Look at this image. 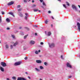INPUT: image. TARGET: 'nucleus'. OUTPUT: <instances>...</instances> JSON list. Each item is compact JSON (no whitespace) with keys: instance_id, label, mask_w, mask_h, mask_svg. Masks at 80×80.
<instances>
[{"instance_id":"f257e3e1","label":"nucleus","mask_w":80,"mask_h":80,"mask_svg":"<svg viewBox=\"0 0 80 80\" xmlns=\"http://www.w3.org/2000/svg\"><path fill=\"white\" fill-rule=\"evenodd\" d=\"M21 63H22V62L20 61L14 63V65L15 66H18V65H20L21 64Z\"/></svg>"},{"instance_id":"f03ea898","label":"nucleus","mask_w":80,"mask_h":80,"mask_svg":"<svg viewBox=\"0 0 80 80\" xmlns=\"http://www.w3.org/2000/svg\"><path fill=\"white\" fill-rule=\"evenodd\" d=\"M1 65L3 67H5L7 66V64H6V63L3 62H1Z\"/></svg>"},{"instance_id":"7ed1b4c3","label":"nucleus","mask_w":80,"mask_h":80,"mask_svg":"<svg viewBox=\"0 0 80 80\" xmlns=\"http://www.w3.org/2000/svg\"><path fill=\"white\" fill-rule=\"evenodd\" d=\"M17 80H27V79L23 78L18 77Z\"/></svg>"},{"instance_id":"20e7f679","label":"nucleus","mask_w":80,"mask_h":80,"mask_svg":"<svg viewBox=\"0 0 80 80\" xmlns=\"http://www.w3.org/2000/svg\"><path fill=\"white\" fill-rule=\"evenodd\" d=\"M49 47L50 48H52V47H55V44L53 43H52L49 44Z\"/></svg>"},{"instance_id":"39448f33","label":"nucleus","mask_w":80,"mask_h":80,"mask_svg":"<svg viewBox=\"0 0 80 80\" xmlns=\"http://www.w3.org/2000/svg\"><path fill=\"white\" fill-rule=\"evenodd\" d=\"M72 7L73 9H75V10H76V11H77L78 10L77 8V7H76V6H75V5H72Z\"/></svg>"},{"instance_id":"423d86ee","label":"nucleus","mask_w":80,"mask_h":80,"mask_svg":"<svg viewBox=\"0 0 80 80\" xmlns=\"http://www.w3.org/2000/svg\"><path fill=\"white\" fill-rule=\"evenodd\" d=\"M77 25L78 28V30L79 31H80V23L79 22H78L77 23Z\"/></svg>"},{"instance_id":"0eeeda50","label":"nucleus","mask_w":80,"mask_h":80,"mask_svg":"<svg viewBox=\"0 0 80 80\" xmlns=\"http://www.w3.org/2000/svg\"><path fill=\"white\" fill-rule=\"evenodd\" d=\"M67 66L68 67H69V68H72V66L68 63H67Z\"/></svg>"},{"instance_id":"6e6552de","label":"nucleus","mask_w":80,"mask_h":80,"mask_svg":"<svg viewBox=\"0 0 80 80\" xmlns=\"http://www.w3.org/2000/svg\"><path fill=\"white\" fill-rule=\"evenodd\" d=\"M14 3V2H11L8 3V6L11 5H13Z\"/></svg>"},{"instance_id":"1a4fd4ad","label":"nucleus","mask_w":80,"mask_h":80,"mask_svg":"<svg viewBox=\"0 0 80 80\" xmlns=\"http://www.w3.org/2000/svg\"><path fill=\"white\" fill-rule=\"evenodd\" d=\"M36 62L38 63H42V61L40 60H36Z\"/></svg>"},{"instance_id":"9d476101","label":"nucleus","mask_w":80,"mask_h":80,"mask_svg":"<svg viewBox=\"0 0 80 80\" xmlns=\"http://www.w3.org/2000/svg\"><path fill=\"white\" fill-rule=\"evenodd\" d=\"M25 15H26V16L25 17V18L26 20H27V18H28V15L27 13H25Z\"/></svg>"},{"instance_id":"9b49d317","label":"nucleus","mask_w":80,"mask_h":80,"mask_svg":"<svg viewBox=\"0 0 80 80\" xmlns=\"http://www.w3.org/2000/svg\"><path fill=\"white\" fill-rule=\"evenodd\" d=\"M35 42L33 41H31L30 42V43L32 45H34V44H35Z\"/></svg>"},{"instance_id":"f8f14e48","label":"nucleus","mask_w":80,"mask_h":80,"mask_svg":"<svg viewBox=\"0 0 80 80\" xmlns=\"http://www.w3.org/2000/svg\"><path fill=\"white\" fill-rule=\"evenodd\" d=\"M0 69L2 72H4V68L2 67H0Z\"/></svg>"},{"instance_id":"ddd939ff","label":"nucleus","mask_w":80,"mask_h":80,"mask_svg":"<svg viewBox=\"0 0 80 80\" xmlns=\"http://www.w3.org/2000/svg\"><path fill=\"white\" fill-rule=\"evenodd\" d=\"M9 14H10V15H12V16H13L14 17H15V16H14V15H13V13L12 12H9Z\"/></svg>"},{"instance_id":"4468645a","label":"nucleus","mask_w":80,"mask_h":80,"mask_svg":"<svg viewBox=\"0 0 80 80\" xmlns=\"http://www.w3.org/2000/svg\"><path fill=\"white\" fill-rule=\"evenodd\" d=\"M6 21L7 22H8V23H9V22H10V19H8V18L6 19Z\"/></svg>"},{"instance_id":"2eb2a0df","label":"nucleus","mask_w":80,"mask_h":80,"mask_svg":"<svg viewBox=\"0 0 80 80\" xmlns=\"http://www.w3.org/2000/svg\"><path fill=\"white\" fill-rule=\"evenodd\" d=\"M33 11L35 12H38V9H33Z\"/></svg>"},{"instance_id":"dca6fc26","label":"nucleus","mask_w":80,"mask_h":80,"mask_svg":"<svg viewBox=\"0 0 80 80\" xmlns=\"http://www.w3.org/2000/svg\"><path fill=\"white\" fill-rule=\"evenodd\" d=\"M51 34H52V33L50 32H48V36H50L51 35Z\"/></svg>"},{"instance_id":"f3484780","label":"nucleus","mask_w":80,"mask_h":80,"mask_svg":"<svg viewBox=\"0 0 80 80\" xmlns=\"http://www.w3.org/2000/svg\"><path fill=\"white\" fill-rule=\"evenodd\" d=\"M11 37L12 38L14 39H16V38H15V37L14 35H11Z\"/></svg>"},{"instance_id":"a211bd4d","label":"nucleus","mask_w":80,"mask_h":80,"mask_svg":"<svg viewBox=\"0 0 80 80\" xmlns=\"http://www.w3.org/2000/svg\"><path fill=\"white\" fill-rule=\"evenodd\" d=\"M18 44V42H16V43H15L14 44L13 46L15 47V46H16V45H17Z\"/></svg>"},{"instance_id":"6ab92c4d","label":"nucleus","mask_w":80,"mask_h":80,"mask_svg":"<svg viewBox=\"0 0 80 80\" xmlns=\"http://www.w3.org/2000/svg\"><path fill=\"white\" fill-rule=\"evenodd\" d=\"M39 68H40V69H41V70H42V69H43V67L42 66H39Z\"/></svg>"},{"instance_id":"aec40b11","label":"nucleus","mask_w":80,"mask_h":80,"mask_svg":"<svg viewBox=\"0 0 80 80\" xmlns=\"http://www.w3.org/2000/svg\"><path fill=\"white\" fill-rule=\"evenodd\" d=\"M35 7H37V5L35 4H33L32 6V8H34Z\"/></svg>"},{"instance_id":"412c9836","label":"nucleus","mask_w":80,"mask_h":80,"mask_svg":"<svg viewBox=\"0 0 80 80\" xmlns=\"http://www.w3.org/2000/svg\"><path fill=\"white\" fill-rule=\"evenodd\" d=\"M19 15L20 16V17H23V14L21 13H20L19 14Z\"/></svg>"},{"instance_id":"4be33fe9","label":"nucleus","mask_w":80,"mask_h":80,"mask_svg":"<svg viewBox=\"0 0 80 80\" xmlns=\"http://www.w3.org/2000/svg\"><path fill=\"white\" fill-rule=\"evenodd\" d=\"M24 28H25V29H26V30H28H28H30V29H29L28 28V27H24Z\"/></svg>"},{"instance_id":"5701e85b","label":"nucleus","mask_w":80,"mask_h":80,"mask_svg":"<svg viewBox=\"0 0 80 80\" xmlns=\"http://www.w3.org/2000/svg\"><path fill=\"white\" fill-rule=\"evenodd\" d=\"M5 47H6V49H8V45H5Z\"/></svg>"},{"instance_id":"b1692460","label":"nucleus","mask_w":80,"mask_h":80,"mask_svg":"<svg viewBox=\"0 0 80 80\" xmlns=\"http://www.w3.org/2000/svg\"><path fill=\"white\" fill-rule=\"evenodd\" d=\"M12 79H13V80H15L16 79V77H12Z\"/></svg>"},{"instance_id":"393cba45","label":"nucleus","mask_w":80,"mask_h":80,"mask_svg":"<svg viewBox=\"0 0 80 80\" xmlns=\"http://www.w3.org/2000/svg\"><path fill=\"white\" fill-rule=\"evenodd\" d=\"M42 4L43 6H46V4H45V2H42Z\"/></svg>"},{"instance_id":"a878e982","label":"nucleus","mask_w":80,"mask_h":80,"mask_svg":"<svg viewBox=\"0 0 80 80\" xmlns=\"http://www.w3.org/2000/svg\"><path fill=\"white\" fill-rule=\"evenodd\" d=\"M35 69L36 70V71H37L38 72H39L40 71V70L39 69H38L37 68H35Z\"/></svg>"},{"instance_id":"bb28decb","label":"nucleus","mask_w":80,"mask_h":80,"mask_svg":"<svg viewBox=\"0 0 80 80\" xmlns=\"http://www.w3.org/2000/svg\"><path fill=\"white\" fill-rule=\"evenodd\" d=\"M21 35H24V33H23V32H21Z\"/></svg>"},{"instance_id":"cd10ccee","label":"nucleus","mask_w":80,"mask_h":80,"mask_svg":"<svg viewBox=\"0 0 80 80\" xmlns=\"http://www.w3.org/2000/svg\"><path fill=\"white\" fill-rule=\"evenodd\" d=\"M2 22V17L1 16H0V23Z\"/></svg>"},{"instance_id":"c85d7f7f","label":"nucleus","mask_w":80,"mask_h":80,"mask_svg":"<svg viewBox=\"0 0 80 80\" xmlns=\"http://www.w3.org/2000/svg\"><path fill=\"white\" fill-rule=\"evenodd\" d=\"M44 64L45 65L47 66V63L46 62H44Z\"/></svg>"},{"instance_id":"c756f323","label":"nucleus","mask_w":80,"mask_h":80,"mask_svg":"<svg viewBox=\"0 0 80 80\" xmlns=\"http://www.w3.org/2000/svg\"><path fill=\"white\" fill-rule=\"evenodd\" d=\"M66 3H67V5L68 6H69V5H70V4H69V3H68V2H66Z\"/></svg>"},{"instance_id":"7c9ffc66","label":"nucleus","mask_w":80,"mask_h":80,"mask_svg":"<svg viewBox=\"0 0 80 80\" xmlns=\"http://www.w3.org/2000/svg\"><path fill=\"white\" fill-rule=\"evenodd\" d=\"M20 8V5H18L17 6V8Z\"/></svg>"},{"instance_id":"2f4dec72","label":"nucleus","mask_w":80,"mask_h":80,"mask_svg":"<svg viewBox=\"0 0 80 80\" xmlns=\"http://www.w3.org/2000/svg\"><path fill=\"white\" fill-rule=\"evenodd\" d=\"M27 36H28V35H27L24 36V39H25L26 38H27Z\"/></svg>"},{"instance_id":"473e14b6","label":"nucleus","mask_w":80,"mask_h":80,"mask_svg":"<svg viewBox=\"0 0 80 80\" xmlns=\"http://www.w3.org/2000/svg\"><path fill=\"white\" fill-rule=\"evenodd\" d=\"M38 52L37 51H36L35 52V53H36V54H38Z\"/></svg>"},{"instance_id":"72a5a7b5","label":"nucleus","mask_w":80,"mask_h":80,"mask_svg":"<svg viewBox=\"0 0 80 80\" xmlns=\"http://www.w3.org/2000/svg\"><path fill=\"white\" fill-rule=\"evenodd\" d=\"M63 6L64 8H67V7H66V6L65 4H63Z\"/></svg>"},{"instance_id":"f704fd0d","label":"nucleus","mask_w":80,"mask_h":80,"mask_svg":"<svg viewBox=\"0 0 80 80\" xmlns=\"http://www.w3.org/2000/svg\"><path fill=\"white\" fill-rule=\"evenodd\" d=\"M13 47L12 45H11V49H12Z\"/></svg>"},{"instance_id":"c9c22d12","label":"nucleus","mask_w":80,"mask_h":80,"mask_svg":"<svg viewBox=\"0 0 80 80\" xmlns=\"http://www.w3.org/2000/svg\"><path fill=\"white\" fill-rule=\"evenodd\" d=\"M48 23V21H47V20H46L45 21V23H46V24H47V23Z\"/></svg>"},{"instance_id":"e433bc0d","label":"nucleus","mask_w":80,"mask_h":80,"mask_svg":"<svg viewBox=\"0 0 80 80\" xmlns=\"http://www.w3.org/2000/svg\"><path fill=\"white\" fill-rule=\"evenodd\" d=\"M21 10H22V8H20L18 9V12H20V11Z\"/></svg>"},{"instance_id":"4c0bfd02","label":"nucleus","mask_w":80,"mask_h":80,"mask_svg":"<svg viewBox=\"0 0 80 80\" xmlns=\"http://www.w3.org/2000/svg\"><path fill=\"white\" fill-rule=\"evenodd\" d=\"M72 76H70L69 77H68V78H72Z\"/></svg>"},{"instance_id":"58836bf2","label":"nucleus","mask_w":80,"mask_h":80,"mask_svg":"<svg viewBox=\"0 0 80 80\" xmlns=\"http://www.w3.org/2000/svg\"><path fill=\"white\" fill-rule=\"evenodd\" d=\"M23 1L24 2H25L26 3L27 2V0H24Z\"/></svg>"},{"instance_id":"ea45409f","label":"nucleus","mask_w":80,"mask_h":80,"mask_svg":"<svg viewBox=\"0 0 80 80\" xmlns=\"http://www.w3.org/2000/svg\"><path fill=\"white\" fill-rule=\"evenodd\" d=\"M28 59V57H26L24 58L25 60H27Z\"/></svg>"},{"instance_id":"a19ab883","label":"nucleus","mask_w":80,"mask_h":80,"mask_svg":"<svg viewBox=\"0 0 80 80\" xmlns=\"http://www.w3.org/2000/svg\"><path fill=\"white\" fill-rule=\"evenodd\" d=\"M40 0V2H41V3L43 2V0Z\"/></svg>"},{"instance_id":"79ce46f5","label":"nucleus","mask_w":80,"mask_h":80,"mask_svg":"<svg viewBox=\"0 0 80 80\" xmlns=\"http://www.w3.org/2000/svg\"><path fill=\"white\" fill-rule=\"evenodd\" d=\"M2 15H4V12H2Z\"/></svg>"},{"instance_id":"37998d69","label":"nucleus","mask_w":80,"mask_h":80,"mask_svg":"<svg viewBox=\"0 0 80 80\" xmlns=\"http://www.w3.org/2000/svg\"><path fill=\"white\" fill-rule=\"evenodd\" d=\"M41 45H43V42H41L40 43Z\"/></svg>"},{"instance_id":"c03bdc74","label":"nucleus","mask_w":80,"mask_h":80,"mask_svg":"<svg viewBox=\"0 0 80 80\" xmlns=\"http://www.w3.org/2000/svg\"><path fill=\"white\" fill-rule=\"evenodd\" d=\"M61 58L63 60V56L62 55L61 56Z\"/></svg>"},{"instance_id":"a18cd8bd","label":"nucleus","mask_w":80,"mask_h":80,"mask_svg":"<svg viewBox=\"0 0 80 80\" xmlns=\"http://www.w3.org/2000/svg\"><path fill=\"white\" fill-rule=\"evenodd\" d=\"M48 13H51V11H48Z\"/></svg>"},{"instance_id":"49530a36","label":"nucleus","mask_w":80,"mask_h":80,"mask_svg":"<svg viewBox=\"0 0 80 80\" xmlns=\"http://www.w3.org/2000/svg\"><path fill=\"white\" fill-rule=\"evenodd\" d=\"M35 27L37 28L38 27V26L37 25H35L34 26Z\"/></svg>"},{"instance_id":"de8ad7c7","label":"nucleus","mask_w":80,"mask_h":80,"mask_svg":"<svg viewBox=\"0 0 80 80\" xmlns=\"http://www.w3.org/2000/svg\"><path fill=\"white\" fill-rule=\"evenodd\" d=\"M7 30H10V28H7Z\"/></svg>"},{"instance_id":"09e8293b","label":"nucleus","mask_w":80,"mask_h":80,"mask_svg":"<svg viewBox=\"0 0 80 80\" xmlns=\"http://www.w3.org/2000/svg\"><path fill=\"white\" fill-rule=\"evenodd\" d=\"M28 78H29V79H30L31 78H30V77L29 76L28 77Z\"/></svg>"},{"instance_id":"8fccbe9b","label":"nucleus","mask_w":80,"mask_h":80,"mask_svg":"<svg viewBox=\"0 0 80 80\" xmlns=\"http://www.w3.org/2000/svg\"><path fill=\"white\" fill-rule=\"evenodd\" d=\"M35 35L36 36L37 35V33H35Z\"/></svg>"},{"instance_id":"3c124183","label":"nucleus","mask_w":80,"mask_h":80,"mask_svg":"<svg viewBox=\"0 0 80 80\" xmlns=\"http://www.w3.org/2000/svg\"><path fill=\"white\" fill-rule=\"evenodd\" d=\"M6 79H7V80H10V79H9V78H7Z\"/></svg>"},{"instance_id":"603ef678","label":"nucleus","mask_w":80,"mask_h":80,"mask_svg":"<svg viewBox=\"0 0 80 80\" xmlns=\"http://www.w3.org/2000/svg\"><path fill=\"white\" fill-rule=\"evenodd\" d=\"M19 29H21V28H22V27H19Z\"/></svg>"},{"instance_id":"864d4df0","label":"nucleus","mask_w":80,"mask_h":80,"mask_svg":"<svg viewBox=\"0 0 80 80\" xmlns=\"http://www.w3.org/2000/svg\"><path fill=\"white\" fill-rule=\"evenodd\" d=\"M52 19H54V18H53V16H52Z\"/></svg>"},{"instance_id":"5fc2aeb1","label":"nucleus","mask_w":80,"mask_h":80,"mask_svg":"<svg viewBox=\"0 0 80 80\" xmlns=\"http://www.w3.org/2000/svg\"><path fill=\"white\" fill-rule=\"evenodd\" d=\"M32 3H34V0H32Z\"/></svg>"},{"instance_id":"6e6d98bb","label":"nucleus","mask_w":80,"mask_h":80,"mask_svg":"<svg viewBox=\"0 0 80 80\" xmlns=\"http://www.w3.org/2000/svg\"><path fill=\"white\" fill-rule=\"evenodd\" d=\"M25 73L27 74V75L28 74V73L27 72H26Z\"/></svg>"},{"instance_id":"4d7b16f0","label":"nucleus","mask_w":80,"mask_h":80,"mask_svg":"<svg viewBox=\"0 0 80 80\" xmlns=\"http://www.w3.org/2000/svg\"><path fill=\"white\" fill-rule=\"evenodd\" d=\"M45 33L46 35H47V32H46V31L45 32Z\"/></svg>"},{"instance_id":"13d9d810","label":"nucleus","mask_w":80,"mask_h":80,"mask_svg":"<svg viewBox=\"0 0 80 80\" xmlns=\"http://www.w3.org/2000/svg\"><path fill=\"white\" fill-rule=\"evenodd\" d=\"M39 12H41V11L40 10H38Z\"/></svg>"},{"instance_id":"bf43d9fd","label":"nucleus","mask_w":80,"mask_h":80,"mask_svg":"<svg viewBox=\"0 0 80 80\" xmlns=\"http://www.w3.org/2000/svg\"><path fill=\"white\" fill-rule=\"evenodd\" d=\"M38 52H40V50H39Z\"/></svg>"},{"instance_id":"052dcab7","label":"nucleus","mask_w":80,"mask_h":80,"mask_svg":"<svg viewBox=\"0 0 80 80\" xmlns=\"http://www.w3.org/2000/svg\"><path fill=\"white\" fill-rule=\"evenodd\" d=\"M39 80H43L41 78H40L39 79Z\"/></svg>"},{"instance_id":"680f3d73","label":"nucleus","mask_w":80,"mask_h":80,"mask_svg":"<svg viewBox=\"0 0 80 80\" xmlns=\"http://www.w3.org/2000/svg\"><path fill=\"white\" fill-rule=\"evenodd\" d=\"M30 0H28V2H30Z\"/></svg>"},{"instance_id":"e2e57ef3","label":"nucleus","mask_w":80,"mask_h":80,"mask_svg":"<svg viewBox=\"0 0 80 80\" xmlns=\"http://www.w3.org/2000/svg\"><path fill=\"white\" fill-rule=\"evenodd\" d=\"M51 27H52V26H53V25H52V24H51Z\"/></svg>"},{"instance_id":"0e129e2a","label":"nucleus","mask_w":80,"mask_h":80,"mask_svg":"<svg viewBox=\"0 0 80 80\" xmlns=\"http://www.w3.org/2000/svg\"><path fill=\"white\" fill-rule=\"evenodd\" d=\"M75 28H76V26H75Z\"/></svg>"},{"instance_id":"69168bd1","label":"nucleus","mask_w":80,"mask_h":80,"mask_svg":"<svg viewBox=\"0 0 80 80\" xmlns=\"http://www.w3.org/2000/svg\"><path fill=\"white\" fill-rule=\"evenodd\" d=\"M52 80V79H51V80Z\"/></svg>"},{"instance_id":"338daca9","label":"nucleus","mask_w":80,"mask_h":80,"mask_svg":"<svg viewBox=\"0 0 80 80\" xmlns=\"http://www.w3.org/2000/svg\"><path fill=\"white\" fill-rule=\"evenodd\" d=\"M1 43V42L0 41V43Z\"/></svg>"}]
</instances>
